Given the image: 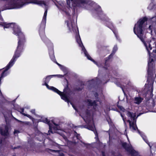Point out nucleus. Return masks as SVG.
Here are the masks:
<instances>
[{
  "label": "nucleus",
  "instance_id": "nucleus-41",
  "mask_svg": "<svg viewBox=\"0 0 156 156\" xmlns=\"http://www.w3.org/2000/svg\"><path fill=\"white\" fill-rule=\"evenodd\" d=\"M30 112H31L32 114H34V115H35V114H35V109H32V110L30 111Z\"/></svg>",
  "mask_w": 156,
  "mask_h": 156
},
{
  "label": "nucleus",
  "instance_id": "nucleus-29",
  "mask_svg": "<svg viewBox=\"0 0 156 156\" xmlns=\"http://www.w3.org/2000/svg\"><path fill=\"white\" fill-rule=\"evenodd\" d=\"M65 23H66L67 26L69 29V30L70 31H71V28L70 26V23L69 21L68 20H66L65 21Z\"/></svg>",
  "mask_w": 156,
  "mask_h": 156
},
{
  "label": "nucleus",
  "instance_id": "nucleus-45",
  "mask_svg": "<svg viewBox=\"0 0 156 156\" xmlns=\"http://www.w3.org/2000/svg\"><path fill=\"white\" fill-rule=\"evenodd\" d=\"M19 133V131L18 130H15L14 132V134L17 133Z\"/></svg>",
  "mask_w": 156,
  "mask_h": 156
},
{
  "label": "nucleus",
  "instance_id": "nucleus-24",
  "mask_svg": "<svg viewBox=\"0 0 156 156\" xmlns=\"http://www.w3.org/2000/svg\"><path fill=\"white\" fill-rule=\"evenodd\" d=\"M106 119L108 124L109 125H112L113 123L112 121V120L110 118V116L109 115H107L106 117Z\"/></svg>",
  "mask_w": 156,
  "mask_h": 156
},
{
  "label": "nucleus",
  "instance_id": "nucleus-44",
  "mask_svg": "<svg viewBox=\"0 0 156 156\" xmlns=\"http://www.w3.org/2000/svg\"><path fill=\"white\" fill-rule=\"evenodd\" d=\"M152 28H153V26H152L151 25H149V27H148V28L151 31H152Z\"/></svg>",
  "mask_w": 156,
  "mask_h": 156
},
{
  "label": "nucleus",
  "instance_id": "nucleus-55",
  "mask_svg": "<svg viewBox=\"0 0 156 156\" xmlns=\"http://www.w3.org/2000/svg\"><path fill=\"white\" fill-rule=\"evenodd\" d=\"M91 81H94V80H93V79H92V80H91Z\"/></svg>",
  "mask_w": 156,
  "mask_h": 156
},
{
  "label": "nucleus",
  "instance_id": "nucleus-39",
  "mask_svg": "<svg viewBox=\"0 0 156 156\" xmlns=\"http://www.w3.org/2000/svg\"><path fill=\"white\" fill-rule=\"evenodd\" d=\"M71 26L72 27V28L73 30H74V27L75 26V23H73L72 22H71Z\"/></svg>",
  "mask_w": 156,
  "mask_h": 156
},
{
  "label": "nucleus",
  "instance_id": "nucleus-51",
  "mask_svg": "<svg viewBox=\"0 0 156 156\" xmlns=\"http://www.w3.org/2000/svg\"><path fill=\"white\" fill-rule=\"evenodd\" d=\"M0 95L2 97H4V96H3V95L2 94V93H0Z\"/></svg>",
  "mask_w": 156,
  "mask_h": 156
},
{
  "label": "nucleus",
  "instance_id": "nucleus-35",
  "mask_svg": "<svg viewBox=\"0 0 156 156\" xmlns=\"http://www.w3.org/2000/svg\"><path fill=\"white\" fill-rule=\"evenodd\" d=\"M117 107L118 108H119L121 111L123 112H124L125 111V109L122 106L120 105H118L117 106Z\"/></svg>",
  "mask_w": 156,
  "mask_h": 156
},
{
  "label": "nucleus",
  "instance_id": "nucleus-46",
  "mask_svg": "<svg viewBox=\"0 0 156 156\" xmlns=\"http://www.w3.org/2000/svg\"><path fill=\"white\" fill-rule=\"evenodd\" d=\"M55 63H56V64L58 65V66H62V65H61V64H59V63H58L56 61H55Z\"/></svg>",
  "mask_w": 156,
  "mask_h": 156
},
{
  "label": "nucleus",
  "instance_id": "nucleus-33",
  "mask_svg": "<svg viewBox=\"0 0 156 156\" xmlns=\"http://www.w3.org/2000/svg\"><path fill=\"white\" fill-rule=\"evenodd\" d=\"M117 49L118 48L117 46L116 45L113 48V50L112 51V52L113 53L115 54L116 51L117 50Z\"/></svg>",
  "mask_w": 156,
  "mask_h": 156
},
{
  "label": "nucleus",
  "instance_id": "nucleus-25",
  "mask_svg": "<svg viewBox=\"0 0 156 156\" xmlns=\"http://www.w3.org/2000/svg\"><path fill=\"white\" fill-rule=\"evenodd\" d=\"M84 127L86 129H87L93 131L94 129V128L93 126V125H88L84 126Z\"/></svg>",
  "mask_w": 156,
  "mask_h": 156
},
{
  "label": "nucleus",
  "instance_id": "nucleus-27",
  "mask_svg": "<svg viewBox=\"0 0 156 156\" xmlns=\"http://www.w3.org/2000/svg\"><path fill=\"white\" fill-rule=\"evenodd\" d=\"M105 67L104 68L105 69H107V68L108 67L110 66V63L108 62V61H106V59H105Z\"/></svg>",
  "mask_w": 156,
  "mask_h": 156
},
{
  "label": "nucleus",
  "instance_id": "nucleus-53",
  "mask_svg": "<svg viewBox=\"0 0 156 156\" xmlns=\"http://www.w3.org/2000/svg\"><path fill=\"white\" fill-rule=\"evenodd\" d=\"M55 5L57 6V7H58V8L59 7V6H58V5L56 3H55Z\"/></svg>",
  "mask_w": 156,
  "mask_h": 156
},
{
  "label": "nucleus",
  "instance_id": "nucleus-8",
  "mask_svg": "<svg viewBox=\"0 0 156 156\" xmlns=\"http://www.w3.org/2000/svg\"><path fill=\"white\" fill-rule=\"evenodd\" d=\"M103 15L104 17L101 18V20L105 22L106 26L113 31L116 37H117V33L115 30V27L113 23L111 21L110 19L105 15Z\"/></svg>",
  "mask_w": 156,
  "mask_h": 156
},
{
  "label": "nucleus",
  "instance_id": "nucleus-9",
  "mask_svg": "<svg viewBox=\"0 0 156 156\" xmlns=\"http://www.w3.org/2000/svg\"><path fill=\"white\" fill-rule=\"evenodd\" d=\"M74 3L75 0H70ZM67 5L65 6L63 4V6H62L61 4L60 5L62 6L61 10L64 12L66 15L68 16V19H69L70 18L71 15L69 13V11H70V9L71 8L70 5V0H66Z\"/></svg>",
  "mask_w": 156,
  "mask_h": 156
},
{
  "label": "nucleus",
  "instance_id": "nucleus-19",
  "mask_svg": "<svg viewBox=\"0 0 156 156\" xmlns=\"http://www.w3.org/2000/svg\"><path fill=\"white\" fill-rule=\"evenodd\" d=\"M143 98L140 97H136L134 98V103L136 104H139L142 101Z\"/></svg>",
  "mask_w": 156,
  "mask_h": 156
},
{
  "label": "nucleus",
  "instance_id": "nucleus-52",
  "mask_svg": "<svg viewBox=\"0 0 156 156\" xmlns=\"http://www.w3.org/2000/svg\"><path fill=\"white\" fill-rule=\"evenodd\" d=\"M95 134L96 136H97L98 137V133L96 131V133H95Z\"/></svg>",
  "mask_w": 156,
  "mask_h": 156
},
{
  "label": "nucleus",
  "instance_id": "nucleus-26",
  "mask_svg": "<svg viewBox=\"0 0 156 156\" xmlns=\"http://www.w3.org/2000/svg\"><path fill=\"white\" fill-rule=\"evenodd\" d=\"M114 54L112 52V53L108 56V57L105 58V59H106V61H109L110 59L113 57Z\"/></svg>",
  "mask_w": 156,
  "mask_h": 156
},
{
  "label": "nucleus",
  "instance_id": "nucleus-42",
  "mask_svg": "<svg viewBox=\"0 0 156 156\" xmlns=\"http://www.w3.org/2000/svg\"><path fill=\"white\" fill-rule=\"evenodd\" d=\"M20 110H21V112H20L23 115V113H24V109L23 108H21Z\"/></svg>",
  "mask_w": 156,
  "mask_h": 156
},
{
  "label": "nucleus",
  "instance_id": "nucleus-48",
  "mask_svg": "<svg viewBox=\"0 0 156 156\" xmlns=\"http://www.w3.org/2000/svg\"><path fill=\"white\" fill-rule=\"evenodd\" d=\"M102 156H105V153L104 152L102 151Z\"/></svg>",
  "mask_w": 156,
  "mask_h": 156
},
{
  "label": "nucleus",
  "instance_id": "nucleus-32",
  "mask_svg": "<svg viewBox=\"0 0 156 156\" xmlns=\"http://www.w3.org/2000/svg\"><path fill=\"white\" fill-rule=\"evenodd\" d=\"M76 41L79 44H80V43H82V41H81L80 37L79 35L78 37H76Z\"/></svg>",
  "mask_w": 156,
  "mask_h": 156
},
{
  "label": "nucleus",
  "instance_id": "nucleus-37",
  "mask_svg": "<svg viewBox=\"0 0 156 156\" xmlns=\"http://www.w3.org/2000/svg\"><path fill=\"white\" fill-rule=\"evenodd\" d=\"M6 24V22H0V26H1L2 27H3L4 29L5 28L4 26V24L5 25Z\"/></svg>",
  "mask_w": 156,
  "mask_h": 156
},
{
  "label": "nucleus",
  "instance_id": "nucleus-16",
  "mask_svg": "<svg viewBox=\"0 0 156 156\" xmlns=\"http://www.w3.org/2000/svg\"><path fill=\"white\" fill-rule=\"evenodd\" d=\"M9 128L8 126L7 125L5 127L4 129L2 128H0V133L1 135L5 136H9Z\"/></svg>",
  "mask_w": 156,
  "mask_h": 156
},
{
  "label": "nucleus",
  "instance_id": "nucleus-5",
  "mask_svg": "<svg viewBox=\"0 0 156 156\" xmlns=\"http://www.w3.org/2000/svg\"><path fill=\"white\" fill-rule=\"evenodd\" d=\"M45 6V12L39 30V33L40 36H43V37H44L43 36L45 35V28L46 26V17L48 10V8L47 6V5H46Z\"/></svg>",
  "mask_w": 156,
  "mask_h": 156
},
{
  "label": "nucleus",
  "instance_id": "nucleus-2",
  "mask_svg": "<svg viewBox=\"0 0 156 156\" xmlns=\"http://www.w3.org/2000/svg\"><path fill=\"white\" fill-rule=\"evenodd\" d=\"M4 26L6 28H12L13 34L17 37V46L14 54L21 56L22 52L23 51L24 44L26 42L24 34L22 32L20 27L14 23H7L6 24H4Z\"/></svg>",
  "mask_w": 156,
  "mask_h": 156
},
{
  "label": "nucleus",
  "instance_id": "nucleus-57",
  "mask_svg": "<svg viewBox=\"0 0 156 156\" xmlns=\"http://www.w3.org/2000/svg\"><path fill=\"white\" fill-rule=\"evenodd\" d=\"M13 156H15V155H13Z\"/></svg>",
  "mask_w": 156,
  "mask_h": 156
},
{
  "label": "nucleus",
  "instance_id": "nucleus-21",
  "mask_svg": "<svg viewBox=\"0 0 156 156\" xmlns=\"http://www.w3.org/2000/svg\"><path fill=\"white\" fill-rule=\"evenodd\" d=\"M55 76L56 75L48 76L46 77L44 79V83H48L49 82L51 78V77L53 76Z\"/></svg>",
  "mask_w": 156,
  "mask_h": 156
},
{
  "label": "nucleus",
  "instance_id": "nucleus-28",
  "mask_svg": "<svg viewBox=\"0 0 156 156\" xmlns=\"http://www.w3.org/2000/svg\"><path fill=\"white\" fill-rule=\"evenodd\" d=\"M76 133V138L77 139L79 140H80V141L81 143H82L83 144H84V145H86L87 144H86L84 143V142H83L82 140H80V135L78 133H77L76 132H75Z\"/></svg>",
  "mask_w": 156,
  "mask_h": 156
},
{
  "label": "nucleus",
  "instance_id": "nucleus-56",
  "mask_svg": "<svg viewBox=\"0 0 156 156\" xmlns=\"http://www.w3.org/2000/svg\"><path fill=\"white\" fill-rule=\"evenodd\" d=\"M1 69L0 70V71H1Z\"/></svg>",
  "mask_w": 156,
  "mask_h": 156
},
{
  "label": "nucleus",
  "instance_id": "nucleus-13",
  "mask_svg": "<svg viewBox=\"0 0 156 156\" xmlns=\"http://www.w3.org/2000/svg\"><path fill=\"white\" fill-rule=\"evenodd\" d=\"M26 2H24L25 5H27L30 3H33L42 6L46 5L45 2L43 0L39 1V0H24Z\"/></svg>",
  "mask_w": 156,
  "mask_h": 156
},
{
  "label": "nucleus",
  "instance_id": "nucleus-7",
  "mask_svg": "<svg viewBox=\"0 0 156 156\" xmlns=\"http://www.w3.org/2000/svg\"><path fill=\"white\" fill-rule=\"evenodd\" d=\"M122 146L126 151L131 155V156H138V152L133 148L131 145H129L126 142H122Z\"/></svg>",
  "mask_w": 156,
  "mask_h": 156
},
{
  "label": "nucleus",
  "instance_id": "nucleus-30",
  "mask_svg": "<svg viewBox=\"0 0 156 156\" xmlns=\"http://www.w3.org/2000/svg\"><path fill=\"white\" fill-rule=\"evenodd\" d=\"M51 125H48L49 126V130L48 131V135H50V133H53V131L52 130V126H51Z\"/></svg>",
  "mask_w": 156,
  "mask_h": 156
},
{
  "label": "nucleus",
  "instance_id": "nucleus-47",
  "mask_svg": "<svg viewBox=\"0 0 156 156\" xmlns=\"http://www.w3.org/2000/svg\"><path fill=\"white\" fill-rule=\"evenodd\" d=\"M121 115L122 117V118L123 120L125 122V121L124 119V118L123 116V115L122 114H121Z\"/></svg>",
  "mask_w": 156,
  "mask_h": 156
},
{
  "label": "nucleus",
  "instance_id": "nucleus-22",
  "mask_svg": "<svg viewBox=\"0 0 156 156\" xmlns=\"http://www.w3.org/2000/svg\"><path fill=\"white\" fill-rule=\"evenodd\" d=\"M50 150L52 152L58 153V156H65L64 154L60 150H55L50 149Z\"/></svg>",
  "mask_w": 156,
  "mask_h": 156
},
{
  "label": "nucleus",
  "instance_id": "nucleus-6",
  "mask_svg": "<svg viewBox=\"0 0 156 156\" xmlns=\"http://www.w3.org/2000/svg\"><path fill=\"white\" fill-rule=\"evenodd\" d=\"M20 56L15 54H14L12 58L6 66L5 68V69L1 73V77H3L7 75V71L13 65L17 59Z\"/></svg>",
  "mask_w": 156,
  "mask_h": 156
},
{
  "label": "nucleus",
  "instance_id": "nucleus-17",
  "mask_svg": "<svg viewBox=\"0 0 156 156\" xmlns=\"http://www.w3.org/2000/svg\"><path fill=\"white\" fill-rule=\"evenodd\" d=\"M82 50L83 51V52L86 56L88 58L89 60L92 61L93 62H95V61L92 58L90 57V56L89 55L87 51L86 50L85 48L83 47V48H82Z\"/></svg>",
  "mask_w": 156,
  "mask_h": 156
},
{
  "label": "nucleus",
  "instance_id": "nucleus-1",
  "mask_svg": "<svg viewBox=\"0 0 156 156\" xmlns=\"http://www.w3.org/2000/svg\"><path fill=\"white\" fill-rule=\"evenodd\" d=\"M147 20L148 18L146 16L140 19L135 24L133 27V32L144 44L149 56L147 81L150 87H151V89L152 92L154 80V72L155 66L154 60H156V42L154 40H150L146 42L145 41L144 37V33L143 30L144 24Z\"/></svg>",
  "mask_w": 156,
  "mask_h": 156
},
{
  "label": "nucleus",
  "instance_id": "nucleus-36",
  "mask_svg": "<svg viewBox=\"0 0 156 156\" xmlns=\"http://www.w3.org/2000/svg\"><path fill=\"white\" fill-rule=\"evenodd\" d=\"M42 85L43 86H46V87H47V88L49 89V90H50V88L51 87V86H49L48 83H43L42 84Z\"/></svg>",
  "mask_w": 156,
  "mask_h": 156
},
{
  "label": "nucleus",
  "instance_id": "nucleus-40",
  "mask_svg": "<svg viewBox=\"0 0 156 156\" xmlns=\"http://www.w3.org/2000/svg\"><path fill=\"white\" fill-rule=\"evenodd\" d=\"M51 122L53 123V124L56 127H58L59 126V125L58 124H56L55 122H54V121L53 120H51Z\"/></svg>",
  "mask_w": 156,
  "mask_h": 156
},
{
  "label": "nucleus",
  "instance_id": "nucleus-11",
  "mask_svg": "<svg viewBox=\"0 0 156 156\" xmlns=\"http://www.w3.org/2000/svg\"><path fill=\"white\" fill-rule=\"evenodd\" d=\"M94 95L96 100H94L93 102L90 99H88L87 100L88 105L89 106H93L94 109H95L98 106L97 102H100V98L98 97L99 95L97 92L94 93Z\"/></svg>",
  "mask_w": 156,
  "mask_h": 156
},
{
  "label": "nucleus",
  "instance_id": "nucleus-3",
  "mask_svg": "<svg viewBox=\"0 0 156 156\" xmlns=\"http://www.w3.org/2000/svg\"><path fill=\"white\" fill-rule=\"evenodd\" d=\"M40 36L41 39L45 43L48 48L49 54L51 60L54 62H55L56 59L54 55L53 44L46 37V35Z\"/></svg>",
  "mask_w": 156,
  "mask_h": 156
},
{
  "label": "nucleus",
  "instance_id": "nucleus-20",
  "mask_svg": "<svg viewBox=\"0 0 156 156\" xmlns=\"http://www.w3.org/2000/svg\"><path fill=\"white\" fill-rule=\"evenodd\" d=\"M84 85V84L83 83V82H81L80 83V86L82 87H75L73 89L74 91H81L83 89V86Z\"/></svg>",
  "mask_w": 156,
  "mask_h": 156
},
{
  "label": "nucleus",
  "instance_id": "nucleus-4",
  "mask_svg": "<svg viewBox=\"0 0 156 156\" xmlns=\"http://www.w3.org/2000/svg\"><path fill=\"white\" fill-rule=\"evenodd\" d=\"M18 0H13V2H8L6 3L4 7L6 9H19L25 5L24 2H18Z\"/></svg>",
  "mask_w": 156,
  "mask_h": 156
},
{
  "label": "nucleus",
  "instance_id": "nucleus-31",
  "mask_svg": "<svg viewBox=\"0 0 156 156\" xmlns=\"http://www.w3.org/2000/svg\"><path fill=\"white\" fill-rule=\"evenodd\" d=\"M28 143L30 144V146L31 147H33L34 144V141L30 139L28 141Z\"/></svg>",
  "mask_w": 156,
  "mask_h": 156
},
{
  "label": "nucleus",
  "instance_id": "nucleus-15",
  "mask_svg": "<svg viewBox=\"0 0 156 156\" xmlns=\"http://www.w3.org/2000/svg\"><path fill=\"white\" fill-rule=\"evenodd\" d=\"M66 82V86H65L62 92L64 93L66 95L67 98H68V95L70 94L71 92V90L70 89L69 87V83L68 80L66 78L65 79Z\"/></svg>",
  "mask_w": 156,
  "mask_h": 156
},
{
  "label": "nucleus",
  "instance_id": "nucleus-23",
  "mask_svg": "<svg viewBox=\"0 0 156 156\" xmlns=\"http://www.w3.org/2000/svg\"><path fill=\"white\" fill-rule=\"evenodd\" d=\"M41 121L44 123L48 124V125H51V124L50 123V120L48 119L47 118H44L42 119Z\"/></svg>",
  "mask_w": 156,
  "mask_h": 156
},
{
  "label": "nucleus",
  "instance_id": "nucleus-34",
  "mask_svg": "<svg viewBox=\"0 0 156 156\" xmlns=\"http://www.w3.org/2000/svg\"><path fill=\"white\" fill-rule=\"evenodd\" d=\"M23 115H24V116H26L28 118H29L30 119H33V118L30 115H29L25 114V113H23Z\"/></svg>",
  "mask_w": 156,
  "mask_h": 156
},
{
  "label": "nucleus",
  "instance_id": "nucleus-43",
  "mask_svg": "<svg viewBox=\"0 0 156 156\" xmlns=\"http://www.w3.org/2000/svg\"><path fill=\"white\" fill-rule=\"evenodd\" d=\"M97 9H98V11H101V7H100V6H99L97 9H95V10L97 11L98 10H97Z\"/></svg>",
  "mask_w": 156,
  "mask_h": 156
},
{
  "label": "nucleus",
  "instance_id": "nucleus-10",
  "mask_svg": "<svg viewBox=\"0 0 156 156\" xmlns=\"http://www.w3.org/2000/svg\"><path fill=\"white\" fill-rule=\"evenodd\" d=\"M127 122L129 123V127H132L133 130H136V129H137L138 133L141 135L144 140L150 146L149 143L147 139V137L144 134H142V133L138 129L136 125L135 124V125L134 122L133 121L131 122L130 120H128Z\"/></svg>",
  "mask_w": 156,
  "mask_h": 156
},
{
  "label": "nucleus",
  "instance_id": "nucleus-50",
  "mask_svg": "<svg viewBox=\"0 0 156 156\" xmlns=\"http://www.w3.org/2000/svg\"><path fill=\"white\" fill-rule=\"evenodd\" d=\"M2 142V140L1 139H0V144H1Z\"/></svg>",
  "mask_w": 156,
  "mask_h": 156
},
{
  "label": "nucleus",
  "instance_id": "nucleus-14",
  "mask_svg": "<svg viewBox=\"0 0 156 156\" xmlns=\"http://www.w3.org/2000/svg\"><path fill=\"white\" fill-rule=\"evenodd\" d=\"M90 1L89 0H75L74 4L76 6L83 7L85 5L90 4Z\"/></svg>",
  "mask_w": 156,
  "mask_h": 156
},
{
  "label": "nucleus",
  "instance_id": "nucleus-54",
  "mask_svg": "<svg viewBox=\"0 0 156 156\" xmlns=\"http://www.w3.org/2000/svg\"><path fill=\"white\" fill-rule=\"evenodd\" d=\"M73 107L75 109V110H76L77 109L76 108L74 107L73 105Z\"/></svg>",
  "mask_w": 156,
  "mask_h": 156
},
{
  "label": "nucleus",
  "instance_id": "nucleus-12",
  "mask_svg": "<svg viewBox=\"0 0 156 156\" xmlns=\"http://www.w3.org/2000/svg\"><path fill=\"white\" fill-rule=\"evenodd\" d=\"M50 90L54 91L59 95L61 97V98L64 100L65 101L69 102V98H67L66 94L63 92L59 90L55 87L51 86L50 88Z\"/></svg>",
  "mask_w": 156,
  "mask_h": 156
},
{
  "label": "nucleus",
  "instance_id": "nucleus-38",
  "mask_svg": "<svg viewBox=\"0 0 156 156\" xmlns=\"http://www.w3.org/2000/svg\"><path fill=\"white\" fill-rule=\"evenodd\" d=\"M20 147V146H18L17 147H13L12 146H11V148L13 150H15L17 149H19Z\"/></svg>",
  "mask_w": 156,
  "mask_h": 156
},
{
  "label": "nucleus",
  "instance_id": "nucleus-18",
  "mask_svg": "<svg viewBox=\"0 0 156 156\" xmlns=\"http://www.w3.org/2000/svg\"><path fill=\"white\" fill-rule=\"evenodd\" d=\"M127 115L129 117L132 119L133 120H134L136 116V115L135 113H133V112H131L129 111H127Z\"/></svg>",
  "mask_w": 156,
  "mask_h": 156
},
{
  "label": "nucleus",
  "instance_id": "nucleus-49",
  "mask_svg": "<svg viewBox=\"0 0 156 156\" xmlns=\"http://www.w3.org/2000/svg\"><path fill=\"white\" fill-rule=\"evenodd\" d=\"M86 112L87 114H89L90 113V112L88 111V110H87L86 111Z\"/></svg>",
  "mask_w": 156,
  "mask_h": 156
}]
</instances>
